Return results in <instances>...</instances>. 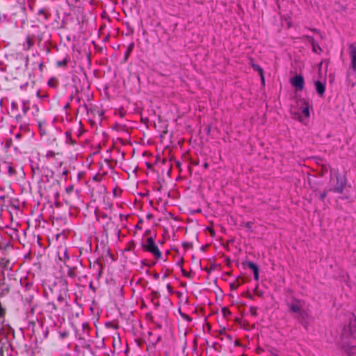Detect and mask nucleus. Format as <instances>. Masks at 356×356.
<instances>
[{
    "mask_svg": "<svg viewBox=\"0 0 356 356\" xmlns=\"http://www.w3.org/2000/svg\"><path fill=\"white\" fill-rule=\"evenodd\" d=\"M331 193L344 194L343 196H339L338 198H350L348 188L347 187L346 179L343 175L337 172L334 177H331L329 188L321 193L318 197L321 199H324L327 197L328 198H333L334 197L330 195Z\"/></svg>",
    "mask_w": 356,
    "mask_h": 356,
    "instance_id": "nucleus-1",
    "label": "nucleus"
},
{
    "mask_svg": "<svg viewBox=\"0 0 356 356\" xmlns=\"http://www.w3.org/2000/svg\"><path fill=\"white\" fill-rule=\"evenodd\" d=\"M286 305L290 312L298 314L300 316L304 318L305 312L302 309L305 302L300 300L291 298L286 300Z\"/></svg>",
    "mask_w": 356,
    "mask_h": 356,
    "instance_id": "nucleus-2",
    "label": "nucleus"
},
{
    "mask_svg": "<svg viewBox=\"0 0 356 356\" xmlns=\"http://www.w3.org/2000/svg\"><path fill=\"white\" fill-rule=\"evenodd\" d=\"M145 250L151 252L154 257L159 258L161 255L157 245L152 238H148L144 245Z\"/></svg>",
    "mask_w": 356,
    "mask_h": 356,
    "instance_id": "nucleus-3",
    "label": "nucleus"
},
{
    "mask_svg": "<svg viewBox=\"0 0 356 356\" xmlns=\"http://www.w3.org/2000/svg\"><path fill=\"white\" fill-rule=\"evenodd\" d=\"M291 84L298 90H302L304 88V78L302 75H296L290 80Z\"/></svg>",
    "mask_w": 356,
    "mask_h": 356,
    "instance_id": "nucleus-4",
    "label": "nucleus"
},
{
    "mask_svg": "<svg viewBox=\"0 0 356 356\" xmlns=\"http://www.w3.org/2000/svg\"><path fill=\"white\" fill-rule=\"evenodd\" d=\"M348 49L351 59L350 67L356 72V46L354 44H350Z\"/></svg>",
    "mask_w": 356,
    "mask_h": 356,
    "instance_id": "nucleus-5",
    "label": "nucleus"
},
{
    "mask_svg": "<svg viewBox=\"0 0 356 356\" xmlns=\"http://www.w3.org/2000/svg\"><path fill=\"white\" fill-rule=\"evenodd\" d=\"M343 349L347 356H356V343L348 342L343 346Z\"/></svg>",
    "mask_w": 356,
    "mask_h": 356,
    "instance_id": "nucleus-6",
    "label": "nucleus"
},
{
    "mask_svg": "<svg viewBox=\"0 0 356 356\" xmlns=\"http://www.w3.org/2000/svg\"><path fill=\"white\" fill-rule=\"evenodd\" d=\"M298 105L302 109V113L304 114L305 118L309 117V104L305 99H300L298 101Z\"/></svg>",
    "mask_w": 356,
    "mask_h": 356,
    "instance_id": "nucleus-7",
    "label": "nucleus"
},
{
    "mask_svg": "<svg viewBox=\"0 0 356 356\" xmlns=\"http://www.w3.org/2000/svg\"><path fill=\"white\" fill-rule=\"evenodd\" d=\"M249 268H250L253 273H254V277L256 280H259V268L257 267V266L252 263V262H248L247 264Z\"/></svg>",
    "mask_w": 356,
    "mask_h": 356,
    "instance_id": "nucleus-8",
    "label": "nucleus"
},
{
    "mask_svg": "<svg viewBox=\"0 0 356 356\" xmlns=\"http://www.w3.org/2000/svg\"><path fill=\"white\" fill-rule=\"evenodd\" d=\"M13 192L10 190V189H8V191H7V193H6V192L0 188V200H4L5 199H11L12 197H10L11 195H13Z\"/></svg>",
    "mask_w": 356,
    "mask_h": 356,
    "instance_id": "nucleus-9",
    "label": "nucleus"
},
{
    "mask_svg": "<svg viewBox=\"0 0 356 356\" xmlns=\"http://www.w3.org/2000/svg\"><path fill=\"white\" fill-rule=\"evenodd\" d=\"M316 90L320 95H323L325 92V86L321 81L315 82Z\"/></svg>",
    "mask_w": 356,
    "mask_h": 356,
    "instance_id": "nucleus-10",
    "label": "nucleus"
},
{
    "mask_svg": "<svg viewBox=\"0 0 356 356\" xmlns=\"http://www.w3.org/2000/svg\"><path fill=\"white\" fill-rule=\"evenodd\" d=\"M252 67L254 68V70L257 71L259 73L261 79V82L263 84H264V71L261 69V67L260 66H259L258 65L254 64L253 63H252Z\"/></svg>",
    "mask_w": 356,
    "mask_h": 356,
    "instance_id": "nucleus-11",
    "label": "nucleus"
},
{
    "mask_svg": "<svg viewBox=\"0 0 356 356\" xmlns=\"http://www.w3.org/2000/svg\"><path fill=\"white\" fill-rule=\"evenodd\" d=\"M302 39L307 40L309 42V43L311 44V45L312 46L313 51L315 53H318V51H316V50H315V40H314V38H312L309 35H304L302 37Z\"/></svg>",
    "mask_w": 356,
    "mask_h": 356,
    "instance_id": "nucleus-12",
    "label": "nucleus"
},
{
    "mask_svg": "<svg viewBox=\"0 0 356 356\" xmlns=\"http://www.w3.org/2000/svg\"><path fill=\"white\" fill-rule=\"evenodd\" d=\"M67 59H64L63 60L58 61L56 65L58 67H63V66H65L67 65Z\"/></svg>",
    "mask_w": 356,
    "mask_h": 356,
    "instance_id": "nucleus-13",
    "label": "nucleus"
},
{
    "mask_svg": "<svg viewBox=\"0 0 356 356\" xmlns=\"http://www.w3.org/2000/svg\"><path fill=\"white\" fill-rule=\"evenodd\" d=\"M26 43H27V49H30L33 44V42L29 37H28L26 38Z\"/></svg>",
    "mask_w": 356,
    "mask_h": 356,
    "instance_id": "nucleus-14",
    "label": "nucleus"
},
{
    "mask_svg": "<svg viewBox=\"0 0 356 356\" xmlns=\"http://www.w3.org/2000/svg\"><path fill=\"white\" fill-rule=\"evenodd\" d=\"M29 107L26 106V102L24 101L23 102V108H22V111H23L24 115L26 114V113L29 111Z\"/></svg>",
    "mask_w": 356,
    "mask_h": 356,
    "instance_id": "nucleus-15",
    "label": "nucleus"
},
{
    "mask_svg": "<svg viewBox=\"0 0 356 356\" xmlns=\"http://www.w3.org/2000/svg\"><path fill=\"white\" fill-rule=\"evenodd\" d=\"M294 118H297L299 121L302 122L303 120L301 117V115L299 113L295 112L293 113Z\"/></svg>",
    "mask_w": 356,
    "mask_h": 356,
    "instance_id": "nucleus-16",
    "label": "nucleus"
},
{
    "mask_svg": "<svg viewBox=\"0 0 356 356\" xmlns=\"http://www.w3.org/2000/svg\"><path fill=\"white\" fill-rule=\"evenodd\" d=\"M15 173V170L11 167V166H8V174L10 175H13Z\"/></svg>",
    "mask_w": 356,
    "mask_h": 356,
    "instance_id": "nucleus-17",
    "label": "nucleus"
},
{
    "mask_svg": "<svg viewBox=\"0 0 356 356\" xmlns=\"http://www.w3.org/2000/svg\"><path fill=\"white\" fill-rule=\"evenodd\" d=\"M38 13L39 14H43L44 15V18L45 19H47V16L44 14V9H40L39 11H38Z\"/></svg>",
    "mask_w": 356,
    "mask_h": 356,
    "instance_id": "nucleus-18",
    "label": "nucleus"
},
{
    "mask_svg": "<svg viewBox=\"0 0 356 356\" xmlns=\"http://www.w3.org/2000/svg\"><path fill=\"white\" fill-rule=\"evenodd\" d=\"M317 49H318L320 51H322V49L321 48V47L315 42V50L317 51Z\"/></svg>",
    "mask_w": 356,
    "mask_h": 356,
    "instance_id": "nucleus-19",
    "label": "nucleus"
},
{
    "mask_svg": "<svg viewBox=\"0 0 356 356\" xmlns=\"http://www.w3.org/2000/svg\"><path fill=\"white\" fill-rule=\"evenodd\" d=\"M72 190H73V187H72V186H71V187L67 188L66 189V191H67V193H70V192H71Z\"/></svg>",
    "mask_w": 356,
    "mask_h": 356,
    "instance_id": "nucleus-20",
    "label": "nucleus"
},
{
    "mask_svg": "<svg viewBox=\"0 0 356 356\" xmlns=\"http://www.w3.org/2000/svg\"><path fill=\"white\" fill-rule=\"evenodd\" d=\"M3 309L1 308V306L0 305V317L3 315Z\"/></svg>",
    "mask_w": 356,
    "mask_h": 356,
    "instance_id": "nucleus-21",
    "label": "nucleus"
},
{
    "mask_svg": "<svg viewBox=\"0 0 356 356\" xmlns=\"http://www.w3.org/2000/svg\"><path fill=\"white\" fill-rule=\"evenodd\" d=\"M343 335L346 336V337H348V334H347V330H346V328L344 329V333H343Z\"/></svg>",
    "mask_w": 356,
    "mask_h": 356,
    "instance_id": "nucleus-22",
    "label": "nucleus"
},
{
    "mask_svg": "<svg viewBox=\"0 0 356 356\" xmlns=\"http://www.w3.org/2000/svg\"><path fill=\"white\" fill-rule=\"evenodd\" d=\"M312 31H314V32H316V33H318V34H320V32H319L317 29H312Z\"/></svg>",
    "mask_w": 356,
    "mask_h": 356,
    "instance_id": "nucleus-23",
    "label": "nucleus"
},
{
    "mask_svg": "<svg viewBox=\"0 0 356 356\" xmlns=\"http://www.w3.org/2000/svg\"><path fill=\"white\" fill-rule=\"evenodd\" d=\"M208 166H209V164L207 163H204V168H207Z\"/></svg>",
    "mask_w": 356,
    "mask_h": 356,
    "instance_id": "nucleus-24",
    "label": "nucleus"
},
{
    "mask_svg": "<svg viewBox=\"0 0 356 356\" xmlns=\"http://www.w3.org/2000/svg\"><path fill=\"white\" fill-rule=\"evenodd\" d=\"M67 172H68L67 170H65V171L63 172V175H67Z\"/></svg>",
    "mask_w": 356,
    "mask_h": 356,
    "instance_id": "nucleus-25",
    "label": "nucleus"
},
{
    "mask_svg": "<svg viewBox=\"0 0 356 356\" xmlns=\"http://www.w3.org/2000/svg\"><path fill=\"white\" fill-rule=\"evenodd\" d=\"M117 192H118V190H117V189H114V190H113V193H114V195H115V196H116V195H117Z\"/></svg>",
    "mask_w": 356,
    "mask_h": 356,
    "instance_id": "nucleus-26",
    "label": "nucleus"
},
{
    "mask_svg": "<svg viewBox=\"0 0 356 356\" xmlns=\"http://www.w3.org/2000/svg\"><path fill=\"white\" fill-rule=\"evenodd\" d=\"M132 47H133V44H131L129 47V51L131 50L132 49Z\"/></svg>",
    "mask_w": 356,
    "mask_h": 356,
    "instance_id": "nucleus-27",
    "label": "nucleus"
},
{
    "mask_svg": "<svg viewBox=\"0 0 356 356\" xmlns=\"http://www.w3.org/2000/svg\"><path fill=\"white\" fill-rule=\"evenodd\" d=\"M95 213H96V216H98V212H99V211H98V209H95Z\"/></svg>",
    "mask_w": 356,
    "mask_h": 356,
    "instance_id": "nucleus-28",
    "label": "nucleus"
},
{
    "mask_svg": "<svg viewBox=\"0 0 356 356\" xmlns=\"http://www.w3.org/2000/svg\"><path fill=\"white\" fill-rule=\"evenodd\" d=\"M55 204H56V206L57 207H59V202H55Z\"/></svg>",
    "mask_w": 356,
    "mask_h": 356,
    "instance_id": "nucleus-29",
    "label": "nucleus"
},
{
    "mask_svg": "<svg viewBox=\"0 0 356 356\" xmlns=\"http://www.w3.org/2000/svg\"><path fill=\"white\" fill-rule=\"evenodd\" d=\"M2 211H3V209H2V207H0V216H1Z\"/></svg>",
    "mask_w": 356,
    "mask_h": 356,
    "instance_id": "nucleus-30",
    "label": "nucleus"
},
{
    "mask_svg": "<svg viewBox=\"0 0 356 356\" xmlns=\"http://www.w3.org/2000/svg\"><path fill=\"white\" fill-rule=\"evenodd\" d=\"M210 233H211V235L214 234V232H213V231L212 229H210Z\"/></svg>",
    "mask_w": 356,
    "mask_h": 356,
    "instance_id": "nucleus-31",
    "label": "nucleus"
},
{
    "mask_svg": "<svg viewBox=\"0 0 356 356\" xmlns=\"http://www.w3.org/2000/svg\"><path fill=\"white\" fill-rule=\"evenodd\" d=\"M49 86H54V85H53V84H51V81H49Z\"/></svg>",
    "mask_w": 356,
    "mask_h": 356,
    "instance_id": "nucleus-32",
    "label": "nucleus"
},
{
    "mask_svg": "<svg viewBox=\"0 0 356 356\" xmlns=\"http://www.w3.org/2000/svg\"><path fill=\"white\" fill-rule=\"evenodd\" d=\"M35 110H36V111H39V108L38 106H35Z\"/></svg>",
    "mask_w": 356,
    "mask_h": 356,
    "instance_id": "nucleus-33",
    "label": "nucleus"
},
{
    "mask_svg": "<svg viewBox=\"0 0 356 356\" xmlns=\"http://www.w3.org/2000/svg\"><path fill=\"white\" fill-rule=\"evenodd\" d=\"M147 168H149L151 167V165L149 163H147Z\"/></svg>",
    "mask_w": 356,
    "mask_h": 356,
    "instance_id": "nucleus-34",
    "label": "nucleus"
},
{
    "mask_svg": "<svg viewBox=\"0 0 356 356\" xmlns=\"http://www.w3.org/2000/svg\"><path fill=\"white\" fill-rule=\"evenodd\" d=\"M271 356H278V355L277 354H275V353H273V354L271 355Z\"/></svg>",
    "mask_w": 356,
    "mask_h": 356,
    "instance_id": "nucleus-35",
    "label": "nucleus"
},
{
    "mask_svg": "<svg viewBox=\"0 0 356 356\" xmlns=\"http://www.w3.org/2000/svg\"><path fill=\"white\" fill-rule=\"evenodd\" d=\"M350 334V335H353V337H355V334H354V333H353V332H351Z\"/></svg>",
    "mask_w": 356,
    "mask_h": 356,
    "instance_id": "nucleus-36",
    "label": "nucleus"
},
{
    "mask_svg": "<svg viewBox=\"0 0 356 356\" xmlns=\"http://www.w3.org/2000/svg\"><path fill=\"white\" fill-rule=\"evenodd\" d=\"M150 202V204H151L152 206H153V202H153V201H151V202Z\"/></svg>",
    "mask_w": 356,
    "mask_h": 356,
    "instance_id": "nucleus-37",
    "label": "nucleus"
},
{
    "mask_svg": "<svg viewBox=\"0 0 356 356\" xmlns=\"http://www.w3.org/2000/svg\"><path fill=\"white\" fill-rule=\"evenodd\" d=\"M321 65H322V62H321V63H320V64H319V67H321Z\"/></svg>",
    "mask_w": 356,
    "mask_h": 356,
    "instance_id": "nucleus-38",
    "label": "nucleus"
},
{
    "mask_svg": "<svg viewBox=\"0 0 356 356\" xmlns=\"http://www.w3.org/2000/svg\"><path fill=\"white\" fill-rule=\"evenodd\" d=\"M195 212H200V209L195 211Z\"/></svg>",
    "mask_w": 356,
    "mask_h": 356,
    "instance_id": "nucleus-39",
    "label": "nucleus"
},
{
    "mask_svg": "<svg viewBox=\"0 0 356 356\" xmlns=\"http://www.w3.org/2000/svg\"><path fill=\"white\" fill-rule=\"evenodd\" d=\"M39 127H40V129H41V124L39 123Z\"/></svg>",
    "mask_w": 356,
    "mask_h": 356,
    "instance_id": "nucleus-40",
    "label": "nucleus"
}]
</instances>
